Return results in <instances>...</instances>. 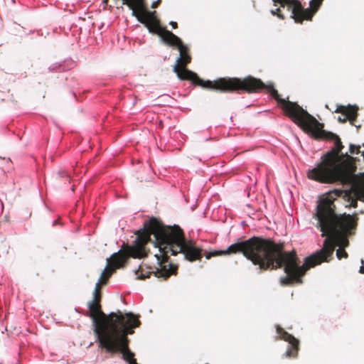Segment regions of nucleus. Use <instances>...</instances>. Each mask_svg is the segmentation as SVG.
<instances>
[{"label":"nucleus","instance_id":"4468645a","mask_svg":"<svg viewBox=\"0 0 364 364\" xmlns=\"http://www.w3.org/2000/svg\"><path fill=\"white\" fill-rule=\"evenodd\" d=\"M271 14L273 16H277L280 19L284 20L285 18L284 15L282 13V11H281V9L279 8H277V9H276L274 10H272L271 11Z\"/></svg>","mask_w":364,"mask_h":364},{"label":"nucleus","instance_id":"ddd939ff","mask_svg":"<svg viewBox=\"0 0 364 364\" xmlns=\"http://www.w3.org/2000/svg\"><path fill=\"white\" fill-rule=\"evenodd\" d=\"M102 296V292L93 291L92 299L90 301H93V302H96V303H101Z\"/></svg>","mask_w":364,"mask_h":364},{"label":"nucleus","instance_id":"f8f14e48","mask_svg":"<svg viewBox=\"0 0 364 364\" xmlns=\"http://www.w3.org/2000/svg\"><path fill=\"white\" fill-rule=\"evenodd\" d=\"M160 37L162 41L169 46H176L178 48L183 44L179 37L166 29L164 31Z\"/></svg>","mask_w":364,"mask_h":364},{"label":"nucleus","instance_id":"6e6552de","mask_svg":"<svg viewBox=\"0 0 364 364\" xmlns=\"http://www.w3.org/2000/svg\"><path fill=\"white\" fill-rule=\"evenodd\" d=\"M109 0H102L107 4ZM122 4L127 5L132 11V16L143 23L150 33L161 36L166 29L160 25V21L155 16L156 11L148 10L145 0H122Z\"/></svg>","mask_w":364,"mask_h":364},{"label":"nucleus","instance_id":"20e7f679","mask_svg":"<svg viewBox=\"0 0 364 364\" xmlns=\"http://www.w3.org/2000/svg\"><path fill=\"white\" fill-rule=\"evenodd\" d=\"M215 87L220 92H259L266 89L271 96L277 100L279 106L299 127H301L311 115L296 102H290L281 98L278 91L274 89L273 84L265 85L260 79L249 75L243 79L237 77H220L215 83Z\"/></svg>","mask_w":364,"mask_h":364},{"label":"nucleus","instance_id":"f3484780","mask_svg":"<svg viewBox=\"0 0 364 364\" xmlns=\"http://www.w3.org/2000/svg\"><path fill=\"white\" fill-rule=\"evenodd\" d=\"M170 24L171 25V26L173 27V28H176L178 27V24L175 21H171L170 22Z\"/></svg>","mask_w":364,"mask_h":364},{"label":"nucleus","instance_id":"f03ea898","mask_svg":"<svg viewBox=\"0 0 364 364\" xmlns=\"http://www.w3.org/2000/svg\"><path fill=\"white\" fill-rule=\"evenodd\" d=\"M136 235L133 245L124 244V249L122 248L107 259V264L98 279L101 283L107 284L116 269L124 267L129 257L141 259L146 257L148 251L146 245L151 240V235L155 238V247H158V252L155 254L158 267L146 274H144L142 267H139L136 272L139 279L149 278L154 274L159 279L166 280L171 275H176L178 266L168 262L171 256L182 253L186 260L194 262L201 260L203 255L208 253L203 252L194 240L186 239L183 230L178 225L165 226L154 218L146 221L143 228L139 230Z\"/></svg>","mask_w":364,"mask_h":364},{"label":"nucleus","instance_id":"f257e3e1","mask_svg":"<svg viewBox=\"0 0 364 364\" xmlns=\"http://www.w3.org/2000/svg\"><path fill=\"white\" fill-rule=\"evenodd\" d=\"M337 193L338 191H329L319 197L313 218L316 220V227L322 232L321 236L326 238L323 247L306 257L301 266L294 251H284V243H276L272 239L257 236L232 244L225 250L209 252L205 257L210 259L212 257L241 253L262 271L284 267L287 275L281 277L282 285L302 284V277L307 270L332 259L336 246L339 247L336 250L338 259L348 256L344 248L349 245L348 237L355 234L358 218L356 214L336 213Z\"/></svg>","mask_w":364,"mask_h":364},{"label":"nucleus","instance_id":"a211bd4d","mask_svg":"<svg viewBox=\"0 0 364 364\" xmlns=\"http://www.w3.org/2000/svg\"><path fill=\"white\" fill-rule=\"evenodd\" d=\"M363 260H362L363 265L360 267L359 272L361 274H364V264H363Z\"/></svg>","mask_w":364,"mask_h":364},{"label":"nucleus","instance_id":"dca6fc26","mask_svg":"<svg viewBox=\"0 0 364 364\" xmlns=\"http://www.w3.org/2000/svg\"><path fill=\"white\" fill-rule=\"evenodd\" d=\"M104 285H105V284L103 283H101L100 281L98 280L95 284V288L94 289V291L102 292L101 289H102V286H104Z\"/></svg>","mask_w":364,"mask_h":364},{"label":"nucleus","instance_id":"9b49d317","mask_svg":"<svg viewBox=\"0 0 364 364\" xmlns=\"http://www.w3.org/2000/svg\"><path fill=\"white\" fill-rule=\"evenodd\" d=\"M358 108L355 105H338L335 110V112L336 113H341L345 117L342 118L341 117H338V120L341 123L346 122L347 120H348L350 123V124L357 127L355 124V121L358 117ZM360 125L358 126V127H360Z\"/></svg>","mask_w":364,"mask_h":364},{"label":"nucleus","instance_id":"2eb2a0df","mask_svg":"<svg viewBox=\"0 0 364 364\" xmlns=\"http://www.w3.org/2000/svg\"><path fill=\"white\" fill-rule=\"evenodd\" d=\"M58 175L59 176L60 178H65V181H67L68 182H70V177L69 176V174L65 171H60L58 173Z\"/></svg>","mask_w":364,"mask_h":364},{"label":"nucleus","instance_id":"1a4fd4ad","mask_svg":"<svg viewBox=\"0 0 364 364\" xmlns=\"http://www.w3.org/2000/svg\"><path fill=\"white\" fill-rule=\"evenodd\" d=\"M274 5L281 7H287L291 11V18L297 23H302L304 21H311L312 17L318 10L323 0H311L309 8L304 9L299 0H272Z\"/></svg>","mask_w":364,"mask_h":364},{"label":"nucleus","instance_id":"39448f33","mask_svg":"<svg viewBox=\"0 0 364 364\" xmlns=\"http://www.w3.org/2000/svg\"><path fill=\"white\" fill-rule=\"evenodd\" d=\"M141 321L138 316H134L130 321H126L109 334L102 338L98 342L99 347L107 353L115 354L121 353L123 358L129 364H137L134 358V354L129 348V334L134 333V329L139 327Z\"/></svg>","mask_w":364,"mask_h":364},{"label":"nucleus","instance_id":"423d86ee","mask_svg":"<svg viewBox=\"0 0 364 364\" xmlns=\"http://www.w3.org/2000/svg\"><path fill=\"white\" fill-rule=\"evenodd\" d=\"M87 307L89 311L86 312L85 315L92 319L93 331L97 341L124 322L130 321V319L135 316L131 312L123 314L119 310L117 312H111L109 314H106L102 311L101 303L93 301H89Z\"/></svg>","mask_w":364,"mask_h":364},{"label":"nucleus","instance_id":"0eeeda50","mask_svg":"<svg viewBox=\"0 0 364 364\" xmlns=\"http://www.w3.org/2000/svg\"><path fill=\"white\" fill-rule=\"evenodd\" d=\"M178 49L179 51V57L177 58L173 69V72L177 75V77L180 80H189L194 85L220 92L219 89L215 87V83L219 80V78L214 81H204L200 79L196 73L186 68V66L191 63L192 59L188 46L183 44L178 47Z\"/></svg>","mask_w":364,"mask_h":364},{"label":"nucleus","instance_id":"9d476101","mask_svg":"<svg viewBox=\"0 0 364 364\" xmlns=\"http://www.w3.org/2000/svg\"><path fill=\"white\" fill-rule=\"evenodd\" d=\"M277 333L278 336H277L276 339H283L289 343V347L285 353V356L287 358H296L299 348V340L279 326H277Z\"/></svg>","mask_w":364,"mask_h":364},{"label":"nucleus","instance_id":"7ed1b4c3","mask_svg":"<svg viewBox=\"0 0 364 364\" xmlns=\"http://www.w3.org/2000/svg\"><path fill=\"white\" fill-rule=\"evenodd\" d=\"M324 125L320 123L311 114L308 117L301 128L311 134L316 139L332 140L334 146L321 158V161L314 168L309 170L307 176L309 179L323 183H334L339 182L343 185H350L348 190L334 189L338 191V197H343L350 202V206L356 208L358 200L364 201V182L361 183L355 174L357 158L343 153L344 148L340 137L332 132L323 129ZM364 176V173H363Z\"/></svg>","mask_w":364,"mask_h":364},{"label":"nucleus","instance_id":"6ab92c4d","mask_svg":"<svg viewBox=\"0 0 364 364\" xmlns=\"http://www.w3.org/2000/svg\"><path fill=\"white\" fill-rule=\"evenodd\" d=\"M156 4H154L152 5V7H156Z\"/></svg>","mask_w":364,"mask_h":364}]
</instances>
